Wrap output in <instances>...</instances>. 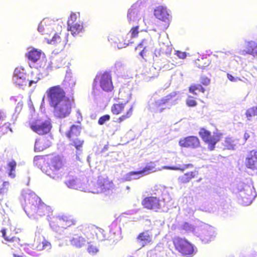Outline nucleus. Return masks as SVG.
Listing matches in <instances>:
<instances>
[{
	"label": "nucleus",
	"instance_id": "f257e3e1",
	"mask_svg": "<svg viewBox=\"0 0 257 257\" xmlns=\"http://www.w3.org/2000/svg\"><path fill=\"white\" fill-rule=\"evenodd\" d=\"M49 104L53 108L54 115L63 118L69 115L72 107V102L60 85L50 87L46 90Z\"/></svg>",
	"mask_w": 257,
	"mask_h": 257
},
{
	"label": "nucleus",
	"instance_id": "f03ea898",
	"mask_svg": "<svg viewBox=\"0 0 257 257\" xmlns=\"http://www.w3.org/2000/svg\"><path fill=\"white\" fill-rule=\"evenodd\" d=\"M34 162L53 179L61 178L64 174L65 161L59 155L37 156L34 158Z\"/></svg>",
	"mask_w": 257,
	"mask_h": 257
},
{
	"label": "nucleus",
	"instance_id": "7ed1b4c3",
	"mask_svg": "<svg viewBox=\"0 0 257 257\" xmlns=\"http://www.w3.org/2000/svg\"><path fill=\"white\" fill-rule=\"evenodd\" d=\"M57 31L56 32L54 31L51 26H46L45 23L41 22L39 26L38 31L45 35V39L48 43L55 45L56 44H64L66 41L65 35L62 34L61 27H57Z\"/></svg>",
	"mask_w": 257,
	"mask_h": 257
},
{
	"label": "nucleus",
	"instance_id": "20e7f679",
	"mask_svg": "<svg viewBox=\"0 0 257 257\" xmlns=\"http://www.w3.org/2000/svg\"><path fill=\"white\" fill-rule=\"evenodd\" d=\"M48 206L44 203L41 199L35 194L29 196L24 209L27 214H38L39 215L45 214Z\"/></svg>",
	"mask_w": 257,
	"mask_h": 257
},
{
	"label": "nucleus",
	"instance_id": "39448f33",
	"mask_svg": "<svg viewBox=\"0 0 257 257\" xmlns=\"http://www.w3.org/2000/svg\"><path fill=\"white\" fill-rule=\"evenodd\" d=\"M48 206L44 203L41 199L35 194L29 196L24 209L27 214H38L39 215L45 214Z\"/></svg>",
	"mask_w": 257,
	"mask_h": 257
},
{
	"label": "nucleus",
	"instance_id": "423d86ee",
	"mask_svg": "<svg viewBox=\"0 0 257 257\" xmlns=\"http://www.w3.org/2000/svg\"><path fill=\"white\" fill-rule=\"evenodd\" d=\"M28 126L33 132L40 136L49 133L52 128L50 121L41 118L30 119L28 121Z\"/></svg>",
	"mask_w": 257,
	"mask_h": 257
},
{
	"label": "nucleus",
	"instance_id": "0eeeda50",
	"mask_svg": "<svg viewBox=\"0 0 257 257\" xmlns=\"http://www.w3.org/2000/svg\"><path fill=\"white\" fill-rule=\"evenodd\" d=\"M199 135L205 144L208 146V149L211 151L215 147L216 144L220 141L222 134L219 132L211 133L204 127H201L198 132Z\"/></svg>",
	"mask_w": 257,
	"mask_h": 257
},
{
	"label": "nucleus",
	"instance_id": "6e6552de",
	"mask_svg": "<svg viewBox=\"0 0 257 257\" xmlns=\"http://www.w3.org/2000/svg\"><path fill=\"white\" fill-rule=\"evenodd\" d=\"M77 219L71 215H62L54 217L50 221L51 227L56 231L75 225Z\"/></svg>",
	"mask_w": 257,
	"mask_h": 257
},
{
	"label": "nucleus",
	"instance_id": "1a4fd4ad",
	"mask_svg": "<svg viewBox=\"0 0 257 257\" xmlns=\"http://www.w3.org/2000/svg\"><path fill=\"white\" fill-rule=\"evenodd\" d=\"M110 110L114 115L122 114L116 120L117 122L120 123L131 117L133 112V106H127V101L124 103H114L111 106Z\"/></svg>",
	"mask_w": 257,
	"mask_h": 257
},
{
	"label": "nucleus",
	"instance_id": "9d476101",
	"mask_svg": "<svg viewBox=\"0 0 257 257\" xmlns=\"http://www.w3.org/2000/svg\"><path fill=\"white\" fill-rule=\"evenodd\" d=\"M80 132L81 127L79 126L73 125L66 133V136L70 141L69 145L75 148L76 155L82 151L84 143V141L78 137Z\"/></svg>",
	"mask_w": 257,
	"mask_h": 257
},
{
	"label": "nucleus",
	"instance_id": "9b49d317",
	"mask_svg": "<svg viewBox=\"0 0 257 257\" xmlns=\"http://www.w3.org/2000/svg\"><path fill=\"white\" fill-rule=\"evenodd\" d=\"M97 81L102 90L105 92H110L113 90L114 86L110 73L105 71L102 74L97 75L93 80V89L96 88Z\"/></svg>",
	"mask_w": 257,
	"mask_h": 257
},
{
	"label": "nucleus",
	"instance_id": "f8f14e48",
	"mask_svg": "<svg viewBox=\"0 0 257 257\" xmlns=\"http://www.w3.org/2000/svg\"><path fill=\"white\" fill-rule=\"evenodd\" d=\"M173 243L176 250L184 256H191L194 253V247L188 240L181 237H175Z\"/></svg>",
	"mask_w": 257,
	"mask_h": 257
},
{
	"label": "nucleus",
	"instance_id": "ddd939ff",
	"mask_svg": "<svg viewBox=\"0 0 257 257\" xmlns=\"http://www.w3.org/2000/svg\"><path fill=\"white\" fill-rule=\"evenodd\" d=\"M78 231L85 235L86 238L94 237V233L97 239L99 240L105 239L103 234L104 230L100 228L93 225H81L77 227Z\"/></svg>",
	"mask_w": 257,
	"mask_h": 257
},
{
	"label": "nucleus",
	"instance_id": "4468645a",
	"mask_svg": "<svg viewBox=\"0 0 257 257\" xmlns=\"http://www.w3.org/2000/svg\"><path fill=\"white\" fill-rule=\"evenodd\" d=\"M154 15L159 20L157 26L158 29L165 30L169 27V18L166 8L163 6H159L154 10Z\"/></svg>",
	"mask_w": 257,
	"mask_h": 257
},
{
	"label": "nucleus",
	"instance_id": "2eb2a0df",
	"mask_svg": "<svg viewBox=\"0 0 257 257\" xmlns=\"http://www.w3.org/2000/svg\"><path fill=\"white\" fill-rule=\"evenodd\" d=\"M238 190L241 192L240 195L242 201L246 204H250L255 197V191L253 186L244 183L238 185Z\"/></svg>",
	"mask_w": 257,
	"mask_h": 257
},
{
	"label": "nucleus",
	"instance_id": "dca6fc26",
	"mask_svg": "<svg viewBox=\"0 0 257 257\" xmlns=\"http://www.w3.org/2000/svg\"><path fill=\"white\" fill-rule=\"evenodd\" d=\"M142 205L147 209L153 210L156 212L161 209V200L156 196H147L142 201Z\"/></svg>",
	"mask_w": 257,
	"mask_h": 257
},
{
	"label": "nucleus",
	"instance_id": "f3484780",
	"mask_svg": "<svg viewBox=\"0 0 257 257\" xmlns=\"http://www.w3.org/2000/svg\"><path fill=\"white\" fill-rule=\"evenodd\" d=\"M179 144L181 147L196 149L200 146V142L196 136H188L180 139Z\"/></svg>",
	"mask_w": 257,
	"mask_h": 257
},
{
	"label": "nucleus",
	"instance_id": "a211bd4d",
	"mask_svg": "<svg viewBox=\"0 0 257 257\" xmlns=\"http://www.w3.org/2000/svg\"><path fill=\"white\" fill-rule=\"evenodd\" d=\"M244 165L247 169L257 170V150H252L247 152L245 158Z\"/></svg>",
	"mask_w": 257,
	"mask_h": 257
},
{
	"label": "nucleus",
	"instance_id": "6ab92c4d",
	"mask_svg": "<svg viewBox=\"0 0 257 257\" xmlns=\"http://www.w3.org/2000/svg\"><path fill=\"white\" fill-rule=\"evenodd\" d=\"M93 186L94 188L92 190V192L98 194L111 189L112 187V182L103 179L98 181Z\"/></svg>",
	"mask_w": 257,
	"mask_h": 257
},
{
	"label": "nucleus",
	"instance_id": "aec40b11",
	"mask_svg": "<svg viewBox=\"0 0 257 257\" xmlns=\"http://www.w3.org/2000/svg\"><path fill=\"white\" fill-rule=\"evenodd\" d=\"M13 79L15 83L20 87L26 86L28 83L27 74L18 68H16L14 71Z\"/></svg>",
	"mask_w": 257,
	"mask_h": 257
},
{
	"label": "nucleus",
	"instance_id": "412c9836",
	"mask_svg": "<svg viewBox=\"0 0 257 257\" xmlns=\"http://www.w3.org/2000/svg\"><path fill=\"white\" fill-rule=\"evenodd\" d=\"M152 233L149 230H146L140 232L136 237L137 241L141 244L142 247L152 243Z\"/></svg>",
	"mask_w": 257,
	"mask_h": 257
},
{
	"label": "nucleus",
	"instance_id": "4be33fe9",
	"mask_svg": "<svg viewBox=\"0 0 257 257\" xmlns=\"http://www.w3.org/2000/svg\"><path fill=\"white\" fill-rule=\"evenodd\" d=\"M51 145L50 140L47 137H43L37 139L35 141L34 150L39 152L47 149Z\"/></svg>",
	"mask_w": 257,
	"mask_h": 257
},
{
	"label": "nucleus",
	"instance_id": "5701e85b",
	"mask_svg": "<svg viewBox=\"0 0 257 257\" xmlns=\"http://www.w3.org/2000/svg\"><path fill=\"white\" fill-rule=\"evenodd\" d=\"M157 170L156 168V165L154 162H151L147 164L142 170L138 171H132L128 173L130 176L133 175H141L144 176L147 174H150L156 172Z\"/></svg>",
	"mask_w": 257,
	"mask_h": 257
},
{
	"label": "nucleus",
	"instance_id": "b1692460",
	"mask_svg": "<svg viewBox=\"0 0 257 257\" xmlns=\"http://www.w3.org/2000/svg\"><path fill=\"white\" fill-rule=\"evenodd\" d=\"M141 3H137L134 4L128 10L127 13V19L130 23L138 20V15L141 9Z\"/></svg>",
	"mask_w": 257,
	"mask_h": 257
},
{
	"label": "nucleus",
	"instance_id": "393cba45",
	"mask_svg": "<svg viewBox=\"0 0 257 257\" xmlns=\"http://www.w3.org/2000/svg\"><path fill=\"white\" fill-rule=\"evenodd\" d=\"M42 56H45L44 53L41 50L35 48H33L26 54V57L33 63H36L40 59Z\"/></svg>",
	"mask_w": 257,
	"mask_h": 257
},
{
	"label": "nucleus",
	"instance_id": "a878e982",
	"mask_svg": "<svg viewBox=\"0 0 257 257\" xmlns=\"http://www.w3.org/2000/svg\"><path fill=\"white\" fill-rule=\"evenodd\" d=\"M177 93L176 92H173L167 95L165 97L162 98L160 100L156 101L154 103V105L156 108H158L162 105H165L171 101H176L178 99L176 98Z\"/></svg>",
	"mask_w": 257,
	"mask_h": 257
},
{
	"label": "nucleus",
	"instance_id": "bb28decb",
	"mask_svg": "<svg viewBox=\"0 0 257 257\" xmlns=\"http://www.w3.org/2000/svg\"><path fill=\"white\" fill-rule=\"evenodd\" d=\"M70 242V244L74 247L80 248L86 244L87 240L85 238L82 236L81 233H77L73 235Z\"/></svg>",
	"mask_w": 257,
	"mask_h": 257
},
{
	"label": "nucleus",
	"instance_id": "cd10ccee",
	"mask_svg": "<svg viewBox=\"0 0 257 257\" xmlns=\"http://www.w3.org/2000/svg\"><path fill=\"white\" fill-rule=\"evenodd\" d=\"M153 45L154 44L151 40L145 38L143 39L138 45L136 49L143 48V49L140 52V55L143 58H144V56L146 55L145 53L149 50L150 47L153 46Z\"/></svg>",
	"mask_w": 257,
	"mask_h": 257
},
{
	"label": "nucleus",
	"instance_id": "c85d7f7f",
	"mask_svg": "<svg viewBox=\"0 0 257 257\" xmlns=\"http://www.w3.org/2000/svg\"><path fill=\"white\" fill-rule=\"evenodd\" d=\"M198 175V171L194 170L188 172L178 178V181L181 184H186L189 183L191 179L196 178Z\"/></svg>",
	"mask_w": 257,
	"mask_h": 257
},
{
	"label": "nucleus",
	"instance_id": "c756f323",
	"mask_svg": "<svg viewBox=\"0 0 257 257\" xmlns=\"http://www.w3.org/2000/svg\"><path fill=\"white\" fill-rule=\"evenodd\" d=\"M195 64L198 68L204 69L211 63V60L207 56H202L195 60Z\"/></svg>",
	"mask_w": 257,
	"mask_h": 257
},
{
	"label": "nucleus",
	"instance_id": "7c9ffc66",
	"mask_svg": "<svg viewBox=\"0 0 257 257\" xmlns=\"http://www.w3.org/2000/svg\"><path fill=\"white\" fill-rule=\"evenodd\" d=\"M65 184L68 188L75 189H77L82 186L81 181L77 177L74 176H68Z\"/></svg>",
	"mask_w": 257,
	"mask_h": 257
},
{
	"label": "nucleus",
	"instance_id": "2f4dec72",
	"mask_svg": "<svg viewBox=\"0 0 257 257\" xmlns=\"http://www.w3.org/2000/svg\"><path fill=\"white\" fill-rule=\"evenodd\" d=\"M67 30L71 32L73 36L78 35L84 31L83 25L78 23L68 26Z\"/></svg>",
	"mask_w": 257,
	"mask_h": 257
},
{
	"label": "nucleus",
	"instance_id": "473e14b6",
	"mask_svg": "<svg viewBox=\"0 0 257 257\" xmlns=\"http://www.w3.org/2000/svg\"><path fill=\"white\" fill-rule=\"evenodd\" d=\"M245 51L257 58V43L252 41L248 42L246 45Z\"/></svg>",
	"mask_w": 257,
	"mask_h": 257
},
{
	"label": "nucleus",
	"instance_id": "72a5a7b5",
	"mask_svg": "<svg viewBox=\"0 0 257 257\" xmlns=\"http://www.w3.org/2000/svg\"><path fill=\"white\" fill-rule=\"evenodd\" d=\"M16 168L17 162L15 160H12L8 163L7 171L9 177L11 178H14L16 177Z\"/></svg>",
	"mask_w": 257,
	"mask_h": 257
},
{
	"label": "nucleus",
	"instance_id": "f704fd0d",
	"mask_svg": "<svg viewBox=\"0 0 257 257\" xmlns=\"http://www.w3.org/2000/svg\"><path fill=\"white\" fill-rule=\"evenodd\" d=\"M38 68L42 69L44 71H49L52 70V66L50 62H47V59L45 57L42 58L40 61Z\"/></svg>",
	"mask_w": 257,
	"mask_h": 257
},
{
	"label": "nucleus",
	"instance_id": "c9c22d12",
	"mask_svg": "<svg viewBox=\"0 0 257 257\" xmlns=\"http://www.w3.org/2000/svg\"><path fill=\"white\" fill-rule=\"evenodd\" d=\"M188 90L190 93L195 95L197 94L196 91H198L202 93H204L205 91V87L201 84H192L189 87Z\"/></svg>",
	"mask_w": 257,
	"mask_h": 257
},
{
	"label": "nucleus",
	"instance_id": "e433bc0d",
	"mask_svg": "<svg viewBox=\"0 0 257 257\" xmlns=\"http://www.w3.org/2000/svg\"><path fill=\"white\" fill-rule=\"evenodd\" d=\"M245 114L247 120H251L253 117L257 116V106H253L247 108Z\"/></svg>",
	"mask_w": 257,
	"mask_h": 257
},
{
	"label": "nucleus",
	"instance_id": "4c0bfd02",
	"mask_svg": "<svg viewBox=\"0 0 257 257\" xmlns=\"http://www.w3.org/2000/svg\"><path fill=\"white\" fill-rule=\"evenodd\" d=\"M238 144L237 141L232 138H227L224 141V145L227 149L233 150Z\"/></svg>",
	"mask_w": 257,
	"mask_h": 257
},
{
	"label": "nucleus",
	"instance_id": "58836bf2",
	"mask_svg": "<svg viewBox=\"0 0 257 257\" xmlns=\"http://www.w3.org/2000/svg\"><path fill=\"white\" fill-rule=\"evenodd\" d=\"M33 72L31 73L30 76L27 75L28 82L29 87L32 86L34 84L37 83L40 80V78L38 76L33 77Z\"/></svg>",
	"mask_w": 257,
	"mask_h": 257
},
{
	"label": "nucleus",
	"instance_id": "ea45409f",
	"mask_svg": "<svg viewBox=\"0 0 257 257\" xmlns=\"http://www.w3.org/2000/svg\"><path fill=\"white\" fill-rule=\"evenodd\" d=\"M186 104L189 107H195L197 105V102L194 97L188 95L186 100Z\"/></svg>",
	"mask_w": 257,
	"mask_h": 257
},
{
	"label": "nucleus",
	"instance_id": "a19ab883",
	"mask_svg": "<svg viewBox=\"0 0 257 257\" xmlns=\"http://www.w3.org/2000/svg\"><path fill=\"white\" fill-rule=\"evenodd\" d=\"M87 251L91 254H95L98 251V249L92 243H88V245L87 248Z\"/></svg>",
	"mask_w": 257,
	"mask_h": 257
},
{
	"label": "nucleus",
	"instance_id": "79ce46f5",
	"mask_svg": "<svg viewBox=\"0 0 257 257\" xmlns=\"http://www.w3.org/2000/svg\"><path fill=\"white\" fill-rule=\"evenodd\" d=\"M77 16L76 14H71L67 21L68 26L77 23Z\"/></svg>",
	"mask_w": 257,
	"mask_h": 257
},
{
	"label": "nucleus",
	"instance_id": "37998d69",
	"mask_svg": "<svg viewBox=\"0 0 257 257\" xmlns=\"http://www.w3.org/2000/svg\"><path fill=\"white\" fill-rule=\"evenodd\" d=\"M139 26H134L131 28V29L130 31V33L131 34L132 38H134L138 37V35L139 33Z\"/></svg>",
	"mask_w": 257,
	"mask_h": 257
},
{
	"label": "nucleus",
	"instance_id": "c03bdc74",
	"mask_svg": "<svg viewBox=\"0 0 257 257\" xmlns=\"http://www.w3.org/2000/svg\"><path fill=\"white\" fill-rule=\"evenodd\" d=\"M110 115H108V114H105V115H104L102 116H101L100 117H99V118L98 119V123L99 124V125H103V124L105 123V122L107 121H108L109 119H110Z\"/></svg>",
	"mask_w": 257,
	"mask_h": 257
},
{
	"label": "nucleus",
	"instance_id": "a18cd8bd",
	"mask_svg": "<svg viewBox=\"0 0 257 257\" xmlns=\"http://www.w3.org/2000/svg\"><path fill=\"white\" fill-rule=\"evenodd\" d=\"M1 232L2 233V236L4 238V239L8 241L9 242H13L17 240V238L16 237H12V238H9L7 236H6V229L3 228L1 230Z\"/></svg>",
	"mask_w": 257,
	"mask_h": 257
},
{
	"label": "nucleus",
	"instance_id": "49530a36",
	"mask_svg": "<svg viewBox=\"0 0 257 257\" xmlns=\"http://www.w3.org/2000/svg\"><path fill=\"white\" fill-rule=\"evenodd\" d=\"M200 82L203 85L206 86L210 83V79L207 76H202L200 77Z\"/></svg>",
	"mask_w": 257,
	"mask_h": 257
},
{
	"label": "nucleus",
	"instance_id": "de8ad7c7",
	"mask_svg": "<svg viewBox=\"0 0 257 257\" xmlns=\"http://www.w3.org/2000/svg\"><path fill=\"white\" fill-rule=\"evenodd\" d=\"M40 244H42V246L40 248V249H44L46 248H51V243L47 240L44 239Z\"/></svg>",
	"mask_w": 257,
	"mask_h": 257
},
{
	"label": "nucleus",
	"instance_id": "09e8293b",
	"mask_svg": "<svg viewBox=\"0 0 257 257\" xmlns=\"http://www.w3.org/2000/svg\"><path fill=\"white\" fill-rule=\"evenodd\" d=\"M163 169H166V170H181L184 171L183 169H181L179 167H177L176 166H163Z\"/></svg>",
	"mask_w": 257,
	"mask_h": 257
},
{
	"label": "nucleus",
	"instance_id": "8fccbe9b",
	"mask_svg": "<svg viewBox=\"0 0 257 257\" xmlns=\"http://www.w3.org/2000/svg\"><path fill=\"white\" fill-rule=\"evenodd\" d=\"M227 78L231 82H236L238 80H241V79L238 77H234L231 74H227Z\"/></svg>",
	"mask_w": 257,
	"mask_h": 257
},
{
	"label": "nucleus",
	"instance_id": "3c124183",
	"mask_svg": "<svg viewBox=\"0 0 257 257\" xmlns=\"http://www.w3.org/2000/svg\"><path fill=\"white\" fill-rule=\"evenodd\" d=\"M176 55L179 58L181 59H184L186 57V54L185 52H181L179 51H177Z\"/></svg>",
	"mask_w": 257,
	"mask_h": 257
},
{
	"label": "nucleus",
	"instance_id": "603ef678",
	"mask_svg": "<svg viewBox=\"0 0 257 257\" xmlns=\"http://www.w3.org/2000/svg\"><path fill=\"white\" fill-rule=\"evenodd\" d=\"M182 228L185 230H190L192 227L188 223L185 222L183 224Z\"/></svg>",
	"mask_w": 257,
	"mask_h": 257
},
{
	"label": "nucleus",
	"instance_id": "864d4df0",
	"mask_svg": "<svg viewBox=\"0 0 257 257\" xmlns=\"http://www.w3.org/2000/svg\"><path fill=\"white\" fill-rule=\"evenodd\" d=\"M2 130L4 129L6 132H7L8 131H12L11 129L6 124L3 125L1 127Z\"/></svg>",
	"mask_w": 257,
	"mask_h": 257
},
{
	"label": "nucleus",
	"instance_id": "5fc2aeb1",
	"mask_svg": "<svg viewBox=\"0 0 257 257\" xmlns=\"http://www.w3.org/2000/svg\"><path fill=\"white\" fill-rule=\"evenodd\" d=\"M193 167V165L191 164H186V165H184V168H183L184 170V169H187V168H188L189 167Z\"/></svg>",
	"mask_w": 257,
	"mask_h": 257
},
{
	"label": "nucleus",
	"instance_id": "6e6d98bb",
	"mask_svg": "<svg viewBox=\"0 0 257 257\" xmlns=\"http://www.w3.org/2000/svg\"><path fill=\"white\" fill-rule=\"evenodd\" d=\"M249 137V135L247 133H245L244 135V138L245 140H246Z\"/></svg>",
	"mask_w": 257,
	"mask_h": 257
},
{
	"label": "nucleus",
	"instance_id": "4d7b16f0",
	"mask_svg": "<svg viewBox=\"0 0 257 257\" xmlns=\"http://www.w3.org/2000/svg\"><path fill=\"white\" fill-rule=\"evenodd\" d=\"M13 256L14 257H26L24 255H18V254H13Z\"/></svg>",
	"mask_w": 257,
	"mask_h": 257
},
{
	"label": "nucleus",
	"instance_id": "13d9d810",
	"mask_svg": "<svg viewBox=\"0 0 257 257\" xmlns=\"http://www.w3.org/2000/svg\"><path fill=\"white\" fill-rule=\"evenodd\" d=\"M2 117H3V116H2V112H0V120L2 118Z\"/></svg>",
	"mask_w": 257,
	"mask_h": 257
},
{
	"label": "nucleus",
	"instance_id": "bf43d9fd",
	"mask_svg": "<svg viewBox=\"0 0 257 257\" xmlns=\"http://www.w3.org/2000/svg\"><path fill=\"white\" fill-rule=\"evenodd\" d=\"M156 51H155V53H154V54H155V55H156V56H157V55H156Z\"/></svg>",
	"mask_w": 257,
	"mask_h": 257
},
{
	"label": "nucleus",
	"instance_id": "052dcab7",
	"mask_svg": "<svg viewBox=\"0 0 257 257\" xmlns=\"http://www.w3.org/2000/svg\"><path fill=\"white\" fill-rule=\"evenodd\" d=\"M201 180V178H200V179H199L198 180V181H200Z\"/></svg>",
	"mask_w": 257,
	"mask_h": 257
},
{
	"label": "nucleus",
	"instance_id": "680f3d73",
	"mask_svg": "<svg viewBox=\"0 0 257 257\" xmlns=\"http://www.w3.org/2000/svg\"><path fill=\"white\" fill-rule=\"evenodd\" d=\"M141 177V175H140V177H138V178H140V177Z\"/></svg>",
	"mask_w": 257,
	"mask_h": 257
}]
</instances>
